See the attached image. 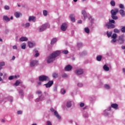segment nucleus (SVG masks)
Listing matches in <instances>:
<instances>
[{
	"label": "nucleus",
	"mask_w": 125,
	"mask_h": 125,
	"mask_svg": "<svg viewBox=\"0 0 125 125\" xmlns=\"http://www.w3.org/2000/svg\"><path fill=\"white\" fill-rule=\"evenodd\" d=\"M61 53L59 51L54 52L51 55L47 57V63L48 64H49V63H52V62L55 60V58H56L57 56H59Z\"/></svg>",
	"instance_id": "f257e3e1"
},
{
	"label": "nucleus",
	"mask_w": 125,
	"mask_h": 125,
	"mask_svg": "<svg viewBox=\"0 0 125 125\" xmlns=\"http://www.w3.org/2000/svg\"><path fill=\"white\" fill-rule=\"evenodd\" d=\"M115 21L114 20L109 19V22H107L105 24V26L107 28V29H114L116 28V25H115Z\"/></svg>",
	"instance_id": "f03ea898"
},
{
	"label": "nucleus",
	"mask_w": 125,
	"mask_h": 125,
	"mask_svg": "<svg viewBox=\"0 0 125 125\" xmlns=\"http://www.w3.org/2000/svg\"><path fill=\"white\" fill-rule=\"evenodd\" d=\"M119 12V9L118 8H115L114 10L112 9L111 11V18L113 19V20H117L118 17L116 16L117 13Z\"/></svg>",
	"instance_id": "7ed1b4c3"
},
{
	"label": "nucleus",
	"mask_w": 125,
	"mask_h": 125,
	"mask_svg": "<svg viewBox=\"0 0 125 125\" xmlns=\"http://www.w3.org/2000/svg\"><path fill=\"white\" fill-rule=\"evenodd\" d=\"M50 27V25H49V24H48V23H46L42 25V26L39 29V32H43V31H44L46 29V28H49Z\"/></svg>",
	"instance_id": "20e7f679"
},
{
	"label": "nucleus",
	"mask_w": 125,
	"mask_h": 125,
	"mask_svg": "<svg viewBox=\"0 0 125 125\" xmlns=\"http://www.w3.org/2000/svg\"><path fill=\"white\" fill-rule=\"evenodd\" d=\"M49 78L48 77L45 75H41L39 77V80L40 82H46V81H48Z\"/></svg>",
	"instance_id": "39448f33"
},
{
	"label": "nucleus",
	"mask_w": 125,
	"mask_h": 125,
	"mask_svg": "<svg viewBox=\"0 0 125 125\" xmlns=\"http://www.w3.org/2000/svg\"><path fill=\"white\" fill-rule=\"evenodd\" d=\"M125 35H122L119 36L118 42L120 44H123L125 42Z\"/></svg>",
	"instance_id": "423d86ee"
},
{
	"label": "nucleus",
	"mask_w": 125,
	"mask_h": 125,
	"mask_svg": "<svg viewBox=\"0 0 125 125\" xmlns=\"http://www.w3.org/2000/svg\"><path fill=\"white\" fill-rule=\"evenodd\" d=\"M67 28H68V25L67 24V23H62L61 27L62 31H63V32H65V31L67 30Z\"/></svg>",
	"instance_id": "0eeeda50"
},
{
	"label": "nucleus",
	"mask_w": 125,
	"mask_h": 125,
	"mask_svg": "<svg viewBox=\"0 0 125 125\" xmlns=\"http://www.w3.org/2000/svg\"><path fill=\"white\" fill-rule=\"evenodd\" d=\"M36 65H38V61H32L30 62V67H35Z\"/></svg>",
	"instance_id": "6e6552de"
},
{
	"label": "nucleus",
	"mask_w": 125,
	"mask_h": 125,
	"mask_svg": "<svg viewBox=\"0 0 125 125\" xmlns=\"http://www.w3.org/2000/svg\"><path fill=\"white\" fill-rule=\"evenodd\" d=\"M75 74H76V75H82V74H83V70L82 69L76 70Z\"/></svg>",
	"instance_id": "1a4fd4ad"
},
{
	"label": "nucleus",
	"mask_w": 125,
	"mask_h": 125,
	"mask_svg": "<svg viewBox=\"0 0 125 125\" xmlns=\"http://www.w3.org/2000/svg\"><path fill=\"white\" fill-rule=\"evenodd\" d=\"M53 84V81H49L47 84H44V85H45L46 87L48 88L50 87Z\"/></svg>",
	"instance_id": "9d476101"
},
{
	"label": "nucleus",
	"mask_w": 125,
	"mask_h": 125,
	"mask_svg": "<svg viewBox=\"0 0 125 125\" xmlns=\"http://www.w3.org/2000/svg\"><path fill=\"white\" fill-rule=\"evenodd\" d=\"M44 99V97H42V95L40 96L39 98L36 99V102H40V101H42Z\"/></svg>",
	"instance_id": "9b49d317"
},
{
	"label": "nucleus",
	"mask_w": 125,
	"mask_h": 125,
	"mask_svg": "<svg viewBox=\"0 0 125 125\" xmlns=\"http://www.w3.org/2000/svg\"><path fill=\"white\" fill-rule=\"evenodd\" d=\"M73 69V67L71 65L68 64L65 67V71H71Z\"/></svg>",
	"instance_id": "f8f14e48"
},
{
	"label": "nucleus",
	"mask_w": 125,
	"mask_h": 125,
	"mask_svg": "<svg viewBox=\"0 0 125 125\" xmlns=\"http://www.w3.org/2000/svg\"><path fill=\"white\" fill-rule=\"evenodd\" d=\"M54 115L55 116V117H56V118H57V119H58L59 120H60V119H61V116H60V115H59V114H58V112H57V111H55L54 112Z\"/></svg>",
	"instance_id": "ddd939ff"
},
{
	"label": "nucleus",
	"mask_w": 125,
	"mask_h": 125,
	"mask_svg": "<svg viewBox=\"0 0 125 125\" xmlns=\"http://www.w3.org/2000/svg\"><path fill=\"white\" fill-rule=\"evenodd\" d=\"M118 105L117 104H112L111 105V108H113V109H115V110L118 109Z\"/></svg>",
	"instance_id": "4468645a"
},
{
	"label": "nucleus",
	"mask_w": 125,
	"mask_h": 125,
	"mask_svg": "<svg viewBox=\"0 0 125 125\" xmlns=\"http://www.w3.org/2000/svg\"><path fill=\"white\" fill-rule=\"evenodd\" d=\"M69 18L70 19L71 21H72V22H76V19H75L74 15L71 14L69 16Z\"/></svg>",
	"instance_id": "2eb2a0df"
},
{
	"label": "nucleus",
	"mask_w": 125,
	"mask_h": 125,
	"mask_svg": "<svg viewBox=\"0 0 125 125\" xmlns=\"http://www.w3.org/2000/svg\"><path fill=\"white\" fill-rule=\"evenodd\" d=\"M82 14L84 19H85L86 18H87V14H86V12L85 11V10H83L82 11Z\"/></svg>",
	"instance_id": "dca6fc26"
},
{
	"label": "nucleus",
	"mask_w": 125,
	"mask_h": 125,
	"mask_svg": "<svg viewBox=\"0 0 125 125\" xmlns=\"http://www.w3.org/2000/svg\"><path fill=\"white\" fill-rule=\"evenodd\" d=\"M28 38L26 37H22L20 39V42H27Z\"/></svg>",
	"instance_id": "f3484780"
},
{
	"label": "nucleus",
	"mask_w": 125,
	"mask_h": 125,
	"mask_svg": "<svg viewBox=\"0 0 125 125\" xmlns=\"http://www.w3.org/2000/svg\"><path fill=\"white\" fill-rule=\"evenodd\" d=\"M28 21H33V22H35V21H36V17L34 16H30Z\"/></svg>",
	"instance_id": "a211bd4d"
},
{
	"label": "nucleus",
	"mask_w": 125,
	"mask_h": 125,
	"mask_svg": "<svg viewBox=\"0 0 125 125\" xmlns=\"http://www.w3.org/2000/svg\"><path fill=\"white\" fill-rule=\"evenodd\" d=\"M3 19L7 22L10 21V19L8 18V17H7V16H4L3 17Z\"/></svg>",
	"instance_id": "6ab92c4d"
},
{
	"label": "nucleus",
	"mask_w": 125,
	"mask_h": 125,
	"mask_svg": "<svg viewBox=\"0 0 125 125\" xmlns=\"http://www.w3.org/2000/svg\"><path fill=\"white\" fill-rule=\"evenodd\" d=\"M120 14V15L122 16V17H124V16H125V11L123 9H121L119 11Z\"/></svg>",
	"instance_id": "aec40b11"
},
{
	"label": "nucleus",
	"mask_w": 125,
	"mask_h": 125,
	"mask_svg": "<svg viewBox=\"0 0 125 125\" xmlns=\"http://www.w3.org/2000/svg\"><path fill=\"white\" fill-rule=\"evenodd\" d=\"M28 44L29 47H30V48H32V47H34V45H35V44L30 42H28Z\"/></svg>",
	"instance_id": "412c9836"
},
{
	"label": "nucleus",
	"mask_w": 125,
	"mask_h": 125,
	"mask_svg": "<svg viewBox=\"0 0 125 125\" xmlns=\"http://www.w3.org/2000/svg\"><path fill=\"white\" fill-rule=\"evenodd\" d=\"M14 15L16 18H19V17H20V15H21V13L16 12L15 13Z\"/></svg>",
	"instance_id": "4be33fe9"
},
{
	"label": "nucleus",
	"mask_w": 125,
	"mask_h": 125,
	"mask_svg": "<svg viewBox=\"0 0 125 125\" xmlns=\"http://www.w3.org/2000/svg\"><path fill=\"white\" fill-rule=\"evenodd\" d=\"M103 68H104V71H109V70H110L109 67L106 64H104V65Z\"/></svg>",
	"instance_id": "5701e85b"
},
{
	"label": "nucleus",
	"mask_w": 125,
	"mask_h": 125,
	"mask_svg": "<svg viewBox=\"0 0 125 125\" xmlns=\"http://www.w3.org/2000/svg\"><path fill=\"white\" fill-rule=\"evenodd\" d=\"M34 51L36 54L34 55L35 57H38L40 56V53H39V51L37 50H34Z\"/></svg>",
	"instance_id": "b1692460"
},
{
	"label": "nucleus",
	"mask_w": 125,
	"mask_h": 125,
	"mask_svg": "<svg viewBox=\"0 0 125 125\" xmlns=\"http://www.w3.org/2000/svg\"><path fill=\"white\" fill-rule=\"evenodd\" d=\"M57 42V39L56 38L53 39L51 42V44H54V43Z\"/></svg>",
	"instance_id": "393cba45"
},
{
	"label": "nucleus",
	"mask_w": 125,
	"mask_h": 125,
	"mask_svg": "<svg viewBox=\"0 0 125 125\" xmlns=\"http://www.w3.org/2000/svg\"><path fill=\"white\" fill-rule=\"evenodd\" d=\"M66 106L68 108L71 107V106H72V102H71V101L70 102H68L67 103Z\"/></svg>",
	"instance_id": "a878e982"
},
{
	"label": "nucleus",
	"mask_w": 125,
	"mask_h": 125,
	"mask_svg": "<svg viewBox=\"0 0 125 125\" xmlns=\"http://www.w3.org/2000/svg\"><path fill=\"white\" fill-rule=\"evenodd\" d=\"M110 4L111 6H115L116 5V2L114 0H112L110 1Z\"/></svg>",
	"instance_id": "bb28decb"
},
{
	"label": "nucleus",
	"mask_w": 125,
	"mask_h": 125,
	"mask_svg": "<svg viewBox=\"0 0 125 125\" xmlns=\"http://www.w3.org/2000/svg\"><path fill=\"white\" fill-rule=\"evenodd\" d=\"M96 59L97 61H101L102 60V56L100 55L97 57Z\"/></svg>",
	"instance_id": "cd10ccee"
},
{
	"label": "nucleus",
	"mask_w": 125,
	"mask_h": 125,
	"mask_svg": "<svg viewBox=\"0 0 125 125\" xmlns=\"http://www.w3.org/2000/svg\"><path fill=\"white\" fill-rule=\"evenodd\" d=\"M17 78V76H11L9 77V80L11 81V80H13V79H16Z\"/></svg>",
	"instance_id": "c85d7f7f"
},
{
	"label": "nucleus",
	"mask_w": 125,
	"mask_h": 125,
	"mask_svg": "<svg viewBox=\"0 0 125 125\" xmlns=\"http://www.w3.org/2000/svg\"><path fill=\"white\" fill-rule=\"evenodd\" d=\"M106 35H107L108 38H110L112 36V32H109L108 31H107Z\"/></svg>",
	"instance_id": "c756f323"
},
{
	"label": "nucleus",
	"mask_w": 125,
	"mask_h": 125,
	"mask_svg": "<svg viewBox=\"0 0 125 125\" xmlns=\"http://www.w3.org/2000/svg\"><path fill=\"white\" fill-rule=\"evenodd\" d=\"M84 31L86 34H89V28L88 27H86L84 28Z\"/></svg>",
	"instance_id": "7c9ffc66"
},
{
	"label": "nucleus",
	"mask_w": 125,
	"mask_h": 125,
	"mask_svg": "<svg viewBox=\"0 0 125 125\" xmlns=\"http://www.w3.org/2000/svg\"><path fill=\"white\" fill-rule=\"evenodd\" d=\"M20 83H21V82H20L18 80H17L16 81V83H15V85H16V86H18V85H19V84Z\"/></svg>",
	"instance_id": "2f4dec72"
},
{
	"label": "nucleus",
	"mask_w": 125,
	"mask_h": 125,
	"mask_svg": "<svg viewBox=\"0 0 125 125\" xmlns=\"http://www.w3.org/2000/svg\"><path fill=\"white\" fill-rule=\"evenodd\" d=\"M121 31L122 33H125V26H121Z\"/></svg>",
	"instance_id": "473e14b6"
},
{
	"label": "nucleus",
	"mask_w": 125,
	"mask_h": 125,
	"mask_svg": "<svg viewBox=\"0 0 125 125\" xmlns=\"http://www.w3.org/2000/svg\"><path fill=\"white\" fill-rule=\"evenodd\" d=\"M118 35L117 34L114 33L112 36H111L112 39H117Z\"/></svg>",
	"instance_id": "72a5a7b5"
},
{
	"label": "nucleus",
	"mask_w": 125,
	"mask_h": 125,
	"mask_svg": "<svg viewBox=\"0 0 125 125\" xmlns=\"http://www.w3.org/2000/svg\"><path fill=\"white\" fill-rule=\"evenodd\" d=\"M114 33H116L117 34H120V30H119L117 28H115L114 29Z\"/></svg>",
	"instance_id": "f704fd0d"
},
{
	"label": "nucleus",
	"mask_w": 125,
	"mask_h": 125,
	"mask_svg": "<svg viewBox=\"0 0 125 125\" xmlns=\"http://www.w3.org/2000/svg\"><path fill=\"white\" fill-rule=\"evenodd\" d=\"M19 93L22 97V96H24V93H23V90H20Z\"/></svg>",
	"instance_id": "c9c22d12"
},
{
	"label": "nucleus",
	"mask_w": 125,
	"mask_h": 125,
	"mask_svg": "<svg viewBox=\"0 0 125 125\" xmlns=\"http://www.w3.org/2000/svg\"><path fill=\"white\" fill-rule=\"evenodd\" d=\"M42 91H37L36 92V94H38V95H41V96H42Z\"/></svg>",
	"instance_id": "e433bc0d"
},
{
	"label": "nucleus",
	"mask_w": 125,
	"mask_h": 125,
	"mask_svg": "<svg viewBox=\"0 0 125 125\" xmlns=\"http://www.w3.org/2000/svg\"><path fill=\"white\" fill-rule=\"evenodd\" d=\"M62 94H65L66 93V90L64 89H62L61 91Z\"/></svg>",
	"instance_id": "4c0bfd02"
},
{
	"label": "nucleus",
	"mask_w": 125,
	"mask_h": 125,
	"mask_svg": "<svg viewBox=\"0 0 125 125\" xmlns=\"http://www.w3.org/2000/svg\"><path fill=\"white\" fill-rule=\"evenodd\" d=\"M43 14L44 16H47V11L43 10Z\"/></svg>",
	"instance_id": "58836bf2"
},
{
	"label": "nucleus",
	"mask_w": 125,
	"mask_h": 125,
	"mask_svg": "<svg viewBox=\"0 0 125 125\" xmlns=\"http://www.w3.org/2000/svg\"><path fill=\"white\" fill-rule=\"evenodd\" d=\"M104 87L106 89H110V85H109L108 84H105Z\"/></svg>",
	"instance_id": "ea45409f"
},
{
	"label": "nucleus",
	"mask_w": 125,
	"mask_h": 125,
	"mask_svg": "<svg viewBox=\"0 0 125 125\" xmlns=\"http://www.w3.org/2000/svg\"><path fill=\"white\" fill-rule=\"evenodd\" d=\"M53 78H58V74H57V73L53 74Z\"/></svg>",
	"instance_id": "a19ab883"
},
{
	"label": "nucleus",
	"mask_w": 125,
	"mask_h": 125,
	"mask_svg": "<svg viewBox=\"0 0 125 125\" xmlns=\"http://www.w3.org/2000/svg\"><path fill=\"white\" fill-rule=\"evenodd\" d=\"M5 65V63L4 62H0V67H2L3 66H4Z\"/></svg>",
	"instance_id": "79ce46f5"
},
{
	"label": "nucleus",
	"mask_w": 125,
	"mask_h": 125,
	"mask_svg": "<svg viewBox=\"0 0 125 125\" xmlns=\"http://www.w3.org/2000/svg\"><path fill=\"white\" fill-rule=\"evenodd\" d=\"M62 53L63 54H68V53H69V51H68V50H63L62 51Z\"/></svg>",
	"instance_id": "37998d69"
},
{
	"label": "nucleus",
	"mask_w": 125,
	"mask_h": 125,
	"mask_svg": "<svg viewBox=\"0 0 125 125\" xmlns=\"http://www.w3.org/2000/svg\"><path fill=\"white\" fill-rule=\"evenodd\" d=\"M9 8H10L9 6H8V5H5L4 9H6V10H9Z\"/></svg>",
	"instance_id": "c03bdc74"
},
{
	"label": "nucleus",
	"mask_w": 125,
	"mask_h": 125,
	"mask_svg": "<svg viewBox=\"0 0 125 125\" xmlns=\"http://www.w3.org/2000/svg\"><path fill=\"white\" fill-rule=\"evenodd\" d=\"M21 48L22 49H25V48H26V44H23V45L21 46Z\"/></svg>",
	"instance_id": "a18cd8bd"
},
{
	"label": "nucleus",
	"mask_w": 125,
	"mask_h": 125,
	"mask_svg": "<svg viewBox=\"0 0 125 125\" xmlns=\"http://www.w3.org/2000/svg\"><path fill=\"white\" fill-rule=\"evenodd\" d=\"M67 77H68V75H67V74L66 73H64L62 75V78H67Z\"/></svg>",
	"instance_id": "49530a36"
},
{
	"label": "nucleus",
	"mask_w": 125,
	"mask_h": 125,
	"mask_svg": "<svg viewBox=\"0 0 125 125\" xmlns=\"http://www.w3.org/2000/svg\"><path fill=\"white\" fill-rule=\"evenodd\" d=\"M120 8H125V6L123 4H120L119 5Z\"/></svg>",
	"instance_id": "de8ad7c7"
},
{
	"label": "nucleus",
	"mask_w": 125,
	"mask_h": 125,
	"mask_svg": "<svg viewBox=\"0 0 125 125\" xmlns=\"http://www.w3.org/2000/svg\"><path fill=\"white\" fill-rule=\"evenodd\" d=\"M46 124V125H52V124H51L50 121H47Z\"/></svg>",
	"instance_id": "09e8293b"
},
{
	"label": "nucleus",
	"mask_w": 125,
	"mask_h": 125,
	"mask_svg": "<svg viewBox=\"0 0 125 125\" xmlns=\"http://www.w3.org/2000/svg\"><path fill=\"white\" fill-rule=\"evenodd\" d=\"M17 113L18 115H21V114H22V111L21 110L18 111Z\"/></svg>",
	"instance_id": "8fccbe9b"
},
{
	"label": "nucleus",
	"mask_w": 125,
	"mask_h": 125,
	"mask_svg": "<svg viewBox=\"0 0 125 125\" xmlns=\"http://www.w3.org/2000/svg\"><path fill=\"white\" fill-rule=\"evenodd\" d=\"M80 107H83V106H84V104L83 103H82L80 104Z\"/></svg>",
	"instance_id": "3c124183"
},
{
	"label": "nucleus",
	"mask_w": 125,
	"mask_h": 125,
	"mask_svg": "<svg viewBox=\"0 0 125 125\" xmlns=\"http://www.w3.org/2000/svg\"><path fill=\"white\" fill-rule=\"evenodd\" d=\"M30 26V23L27 22L25 24V27H29Z\"/></svg>",
	"instance_id": "603ef678"
},
{
	"label": "nucleus",
	"mask_w": 125,
	"mask_h": 125,
	"mask_svg": "<svg viewBox=\"0 0 125 125\" xmlns=\"http://www.w3.org/2000/svg\"><path fill=\"white\" fill-rule=\"evenodd\" d=\"M77 45H78V47H81V46H82V43H78Z\"/></svg>",
	"instance_id": "864d4df0"
},
{
	"label": "nucleus",
	"mask_w": 125,
	"mask_h": 125,
	"mask_svg": "<svg viewBox=\"0 0 125 125\" xmlns=\"http://www.w3.org/2000/svg\"><path fill=\"white\" fill-rule=\"evenodd\" d=\"M78 86L80 87H82V86H83V83H78Z\"/></svg>",
	"instance_id": "5fc2aeb1"
},
{
	"label": "nucleus",
	"mask_w": 125,
	"mask_h": 125,
	"mask_svg": "<svg viewBox=\"0 0 125 125\" xmlns=\"http://www.w3.org/2000/svg\"><path fill=\"white\" fill-rule=\"evenodd\" d=\"M13 49H17V46L14 45L13 46Z\"/></svg>",
	"instance_id": "6e6d98bb"
},
{
	"label": "nucleus",
	"mask_w": 125,
	"mask_h": 125,
	"mask_svg": "<svg viewBox=\"0 0 125 125\" xmlns=\"http://www.w3.org/2000/svg\"><path fill=\"white\" fill-rule=\"evenodd\" d=\"M112 42H117V40L116 39H113Z\"/></svg>",
	"instance_id": "4d7b16f0"
},
{
	"label": "nucleus",
	"mask_w": 125,
	"mask_h": 125,
	"mask_svg": "<svg viewBox=\"0 0 125 125\" xmlns=\"http://www.w3.org/2000/svg\"><path fill=\"white\" fill-rule=\"evenodd\" d=\"M78 23L79 24H82V23H83V21L82 20H79L78 21Z\"/></svg>",
	"instance_id": "13d9d810"
},
{
	"label": "nucleus",
	"mask_w": 125,
	"mask_h": 125,
	"mask_svg": "<svg viewBox=\"0 0 125 125\" xmlns=\"http://www.w3.org/2000/svg\"><path fill=\"white\" fill-rule=\"evenodd\" d=\"M38 84H39V85H41V84H42V81H40L39 82H38Z\"/></svg>",
	"instance_id": "bf43d9fd"
},
{
	"label": "nucleus",
	"mask_w": 125,
	"mask_h": 125,
	"mask_svg": "<svg viewBox=\"0 0 125 125\" xmlns=\"http://www.w3.org/2000/svg\"><path fill=\"white\" fill-rule=\"evenodd\" d=\"M121 48H122L123 49H125V46H124V45H122V46H121Z\"/></svg>",
	"instance_id": "052dcab7"
},
{
	"label": "nucleus",
	"mask_w": 125,
	"mask_h": 125,
	"mask_svg": "<svg viewBox=\"0 0 125 125\" xmlns=\"http://www.w3.org/2000/svg\"><path fill=\"white\" fill-rule=\"evenodd\" d=\"M12 60H15V56H13L12 58Z\"/></svg>",
	"instance_id": "680f3d73"
},
{
	"label": "nucleus",
	"mask_w": 125,
	"mask_h": 125,
	"mask_svg": "<svg viewBox=\"0 0 125 125\" xmlns=\"http://www.w3.org/2000/svg\"><path fill=\"white\" fill-rule=\"evenodd\" d=\"M50 111L51 112H54V109L52 108L50 109Z\"/></svg>",
	"instance_id": "e2e57ef3"
},
{
	"label": "nucleus",
	"mask_w": 125,
	"mask_h": 125,
	"mask_svg": "<svg viewBox=\"0 0 125 125\" xmlns=\"http://www.w3.org/2000/svg\"><path fill=\"white\" fill-rule=\"evenodd\" d=\"M3 76V74L1 72H0V77H2Z\"/></svg>",
	"instance_id": "0e129e2a"
},
{
	"label": "nucleus",
	"mask_w": 125,
	"mask_h": 125,
	"mask_svg": "<svg viewBox=\"0 0 125 125\" xmlns=\"http://www.w3.org/2000/svg\"><path fill=\"white\" fill-rule=\"evenodd\" d=\"M1 122L2 123H4L5 122V120H4V119H1Z\"/></svg>",
	"instance_id": "69168bd1"
},
{
	"label": "nucleus",
	"mask_w": 125,
	"mask_h": 125,
	"mask_svg": "<svg viewBox=\"0 0 125 125\" xmlns=\"http://www.w3.org/2000/svg\"><path fill=\"white\" fill-rule=\"evenodd\" d=\"M111 109H112V108L111 107H109L108 109H107V111H110L111 110Z\"/></svg>",
	"instance_id": "338daca9"
},
{
	"label": "nucleus",
	"mask_w": 125,
	"mask_h": 125,
	"mask_svg": "<svg viewBox=\"0 0 125 125\" xmlns=\"http://www.w3.org/2000/svg\"><path fill=\"white\" fill-rule=\"evenodd\" d=\"M10 19H11V20H12L13 19V17H12V16L11 17Z\"/></svg>",
	"instance_id": "774afa93"
}]
</instances>
